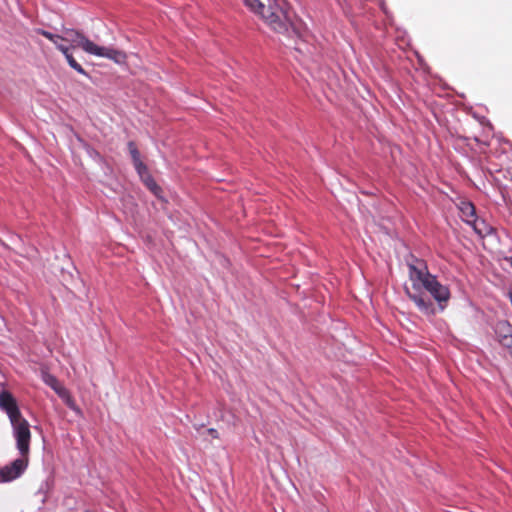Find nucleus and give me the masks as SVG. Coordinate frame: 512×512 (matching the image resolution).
I'll list each match as a JSON object with an SVG mask.
<instances>
[{
	"label": "nucleus",
	"instance_id": "4be33fe9",
	"mask_svg": "<svg viewBox=\"0 0 512 512\" xmlns=\"http://www.w3.org/2000/svg\"><path fill=\"white\" fill-rule=\"evenodd\" d=\"M504 260L512 267V256H507Z\"/></svg>",
	"mask_w": 512,
	"mask_h": 512
},
{
	"label": "nucleus",
	"instance_id": "20e7f679",
	"mask_svg": "<svg viewBox=\"0 0 512 512\" xmlns=\"http://www.w3.org/2000/svg\"><path fill=\"white\" fill-rule=\"evenodd\" d=\"M62 41L71 43L73 48H81L88 54H92L95 43L89 40L82 32L75 29H64Z\"/></svg>",
	"mask_w": 512,
	"mask_h": 512
},
{
	"label": "nucleus",
	"instance_id": "a211bd4d",
	"mask_svg": "<svg viewBox=\"0 0 512 512\" xmlns=\"http://www.w3.org/2000/svg\"><path fill=\"white\" fill-rule=\"evenodd\" d=\"M499 344L503 348L507 349L512 356V334L506 337H502V340L499 342Z\"/></svg>",
	"mask_w": 512,
	"mask_h": 512
},
{
	"label": "nucleus",
	"instance_id": "423d86ee",
	"mask_svg": "<svg viewBox=\"0 0 512 512\" xmlns=\"http://www.w3.org/2000/svg\"><path fill=\"white\" fill-rule=\"evenodd\" d=\"M0 409L7 414L11 423L23 419L15 397L8 391L0 393Z\"/></svg>",
	"mask_w": 512,
	"mask_h": 512
},
{
	"label": "nucleus",
	"instance_id": "9b49d317",
	"mask_svg": "<svg viewBox=\"0 0 512 512\" xmlns=\"http://www.w3.org/2000/svg\"><path fill=\"white\" fill-rule=\"evenodd\" d=\"M60 397L64 400L65 404L75 411L76 413H81L80 408L76 405L75 400L72 398L68 390L60 389Z\"/></svg>",
	"mask_w": 512,
	"mask_h": 512
},
{
	"label": "nucleus",
	"instance_id": "39448f33",
	"mask_svg": "<svg viewBox=\"0 0 512 512\" xmlns=\"http://www.w3.org/2000/svg\"><path fill=\"white\" fill-rule=\"evenodd\" d=\"M27 465V457L22 456V458L15 459L12 463L0 469V481L10 482L17 479L25 471Z\"/></svg>",
	"mask_w": 512,
	"mask_h": 512
},
{
	"label": "nucleus",
	"instance_id": "4468645a",
	"mask_svg": "<svg viewBox=\"0 0 512 512\" xmlns=\"http://www.w3.org/2000/svg\"><path fill=\"white\" fill-rule=\"evenodd\" d=\"M128 149H129L130 155L132 157L133 165L142 161L140 158V152L137 149L136 144L133 141H130L128 143Z\"/></svg>",
	"mask_w": 512,
	"mask_h": 512
},
{
	"label": "nucleus",
	"instance_id": "1a4fd4ad",
	"mask_svg": "<svg viewBox=\"0 0 512 512\" xmlns=\"http://www.w3.org/2000/svg\"><path fill=\"white\" fill-rule=\"evenodd\" d=\"M459 209L461 211L463 220L468 224L473 225L474 230L478 234H482L483 230L478 226V219L476 217L474 205L471 202L463 201L461 202Z\"/></svg>",
	"mask_w": 512,
	"mask_h": 512
},
{
	"label": "nucleus",
	"instance_id": "5701e85b",
	"mask_svg": "<svg viewBox=\"0 0 512 512\" xmlns=\"http://www.w3.org/2000/svg\"><path fill=\"white\" fill-rule=\"evenodd\" d=\"M60 41L61 40H56V42H53V44L56 46V48L58 47V45H61Z\"/></svg>",
	"mask_w": 512,
	"mask_h": 512
},
{
	"label": "nucleus",
	"instance_id": "dca6fc26",
	"mask_svg": "<svg viewBox=\"0 0 512 512\" xmlns=\"http://www.w3.org/2000/svg\"><path fill=\"white\" fill-rule=\"evenodd\" d=\"M134 167H135L137 173L139 174L141 180L146 178L147 176L151 175L149 173L148 167L142 161L134 164Z\"/></svg>",
	"mask_w": 512,
	"mask_h": 512
},
{
	"label": "nucleus",
	"instance_id": "7ed1b4c3",
	"mask_svg": "<svg viewBox=\"0 0 512 512\" xmlns=\"http://www.w3.org/2000/svg\"><path fill=\"white\" fill-rule=\"evenodd\" d=\"M11 424L19 452L23 457L28 458L31 441L30 425L24 418Z\"/></svg>",
	"mask_w": 512,
	"mask_h": 512
},
{
	"label": "nucleus",
	"instance_id": "b1692460",
	"mask_svg": "<svg viewBox=\"0 0 512 512\" xmlns=\"http://www.w3.org/2000/svg\"><path fill=\"white\" fill-rule=\"evenodd\" d=\"M60 41L61 40H56V42H53V44L56 46V48L58 47V45H61Z\"/></svg>",
	"mask_w": 512,
	"mask_h": 512
},
{
	"label": "nucleus",
	"instance_id": "f03ea898",
	"mask_svg": "<svg viewBox=\"0 0 512 512\" xmlns=\"http://www.w3.org/2000/svg\"><path fill=\"white\" fill-rule=\"evenodd\" d=\"M245 4L253 12L259 14L262 19L273 29L275 32L283 33L287 30L286 23L281 19V15L273 7H265L259 0H245Z\"/></svg>",
	"mask_w": 512,
	"mask_h": 512
},
{
	"label": "nucleus",
	"instance_id": "f3484780",
	"mask_svg": "<svg viewBox=\"0 0 512 512\" xmlns=\"http://www.w3.org/2000/svg\"><path fill=\"white\" fill-rule=\"evenodd\" d=\"M47 384L60 396V389L61 390H67L63 385L59 383V381L53 377L50 376L49 379L46 381Z\"/></svg>",
	"mask_w": 512,
	"mask_h": 512
},
{
	"label": "nucleus",
	"instance_id": "aec40b11",
	"mask_svg": "<svg viewBox=\"0 0 512 512\" xmlns=\"http://www.w3.org/2000/svg\"><path fill=\"white\" fill-rule=\"evenodd\" d=\"M207 433H208L212 438H214V439H218V438H219V433H218V431H217L216 429H214V428H209V429L207 430Z\"/></svg>",
	"mask_w": 512,
	"mask_h": 512
},
{
	"label": "nucleus",
	"instance_id": "ddd939ff",
	"mask_svg": "<svg viewBox=\"0 0 512 512\" xmlns=\"http://www.w3.org/2000/svg\"><path fill=\"white\" fill-rule=\"evenodd\" d=\"M146 187L153 192L155 195L158 194L159 191H161V188L158 186V184L155 182L153 177L151 175L147 176L146 178L142 179Z\"/></svg>",
	"mask_w": 512,
	"mask_h": 512
},
{
	"label": "nucleus",
	"instance_id": "412c9836",
	"mask_svg": "<svg viewBox=\"0 0 512 512\" xmlns=\"http://www.w3.org/2000/svg\"><path fill=\"white\" fill-rule=\"evenodd\" d=\"M57 49H58L60 52H62V53H63V55L67 54V53L70 51L69 47H67V46H65V45H63V44L58 45Z\"/></svg>",
	"mask_w": 512,
	"mask_h": 512
},
{
	"label": "nucleus",
	"instance_id": "f257e3e1",
	"mask_svg": "<svg viewBox=\"0 0 512 512\" xmlns=\"http://www.w3.org/2000/svg\"><path fill=\"white\" fill-rule=\"evenodd\" d=\"M409 279L412 282L413 288H424L438 303L441 310H443L450 299V290L447 286L441 284L435 275H432L427 267V264L422 259L415 258L412 262L408 263Z\"/></svg>",
	"mask_w": 512,
	"mask_h": 512
},
{
	"label": "nucleus",
	"instance_id": "6ab92c4d",
	"mask_svg": "<svg viewBox=\"0 0 512 512\" xmlns=\"http://www.w3.org/2000/svg\"><path fill=\"white\" fill-rule=\"evenodd\" d=\"M478 226L479 228H481L483 230V233L480 234L481 236L488 233L490 228L485 224V222L483 220H478Z\"/></svg>",
	"mask_w": 512,
	"mask_h": 512
},
{
	"label": "nucleus",
	"instance_id": "2eb2a0df",
	"mask_svg": "<svg viewBox=\"0 0 512 512\" xmlns=\"http://www.w3.org/2000/svg\"><path fill=\"white\" fill-rule=\"evenodd\" d=\"M36 33L46 37L48 40H50L52 43L53 42H56V40H61L62 41V38H63V35H57V34H53L49 31H46L44 29H41V28H38L35 30Z\"/></svg>",
	"mask_w": 512,
	"mask_h": 512
},
{
	"label": "nucleus",
	"instance_id": "6e6552de",
	"mask_svg": "<svg viewBox=\"0 0 512 512\" xmlns=\"http://www.w3.org/2000/svg\"><path fill=\"white\" fill-rule=\"evenodd\" d=\"M91 55L108 58L117 64H122L126 61V54L120 50L98 46L95 44Z\"/></svg>",
	"mask_w": 512,
	"mask_h": 512
},
{
	"label": "nucleus",
	"instance_id": "9d476101",
	"mask_svg": "<svg viewBox=\"0 0 512 512\" xmlns=\"http://www.w3.org/2000/svg\"><path fill=\"white\" fill-rule=\"evenodd\" d=\"M512 334V326L507 321H499L495 327V335L498 342L502 340V337H506Z\"/></svg>",
	"mask_w": 512,
	"mask_h": 512
},
{
	"label": "nucleus",
	"instance_id": "f8f14e48",
	"mask_svg": "<svg viewBox=\"0 0 512 512\" xmlns=\"http://www.w3.org/2000/svg\"><path fill=\"white\" fill-rule=\"evenodd\" d=\"M69 66L76 70L78 73L87 75V72L83 69V67L75 60L73 55L70 53V51L64 55Z\"/></svg>",
	"mask_w": 512,
	"mask_h": 512
},
{
	"label": "nucleus",
	"instance_id": "0eeeda50",
	"mask_svg": "<svg viewBox=\"0 0 512 512\" xmlns=\"http://www.w3.org/2000/svg\"><path fill=\"white\" fill-rule=\"evenodd\" d=\"M406 294L408 298L416 304L421 312L427 315L435 313L433 302L424 293H412L408 288H406Z\"/></svg>",
	"mask_w": 512,
	"mask_h": 512
}]
</instances>
